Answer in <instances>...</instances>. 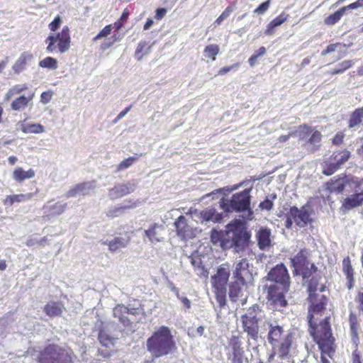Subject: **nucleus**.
I'll list each match as a JSON object with an SVG mask.
<instances>
[{"label": "nucleus", "instance_id": "f257e3e1", "mask_svg": "<svg viewBox=\"0 0 363 363\" xmlns=\"http://www.w3.org/2000/svg\"><path fill=\"white\" fill-rule=\"evenodd\" d=\"M307 300L309 303L308 320L310 335L313 337L320 350L332 357L335 352L336 345L335 338L332 333L330 317H325L319 323L313 321L314 314H321L325 311L328 298L319 293L308 295Z\"/></svg>", "mask_w": 363, "mask_h": 363}, {"label": "nucleus", "instance_id": "f03ea898", "mask_svg": "<svg viewBox=\"0 0 363 363\" xmlns=\"http://www.w3.org/2000/svg\"><path fill=\"white\" fill-rule=\"evenodd\" d=\"M266 279L274 282L267 287V299L274 309L280 311L288 304L285 295L291 285L289 271L283 263L278 264L269 270Z\"/></svg>", "mask_w": 363, "mask_h": 363}, {"label": "nucleus", "instance_id": "7ed1b4c3", "mask_svg": "<svg viewBox=\"0 0 363 363\" xmlns=\"http://www.w3.org/2000/svg\"><path fill=\"white\" fill-rule=\"evenodd\" d=\"M267 340L272 346V354L268 361H272L277 355L281 359L290 356V352L295 345V337L291 332L286 331L279 325L269 324Z\"/></svg>", "mask_w": 363, "mask_h": 363}, {"label": "nucleus", "instance_id": "20e7f679", "mask_svg": "<svg viewBox=\"0 0 363 363\" xmlns=\"http://www.w3.org/2000/svg\"><path fill=\"white\" fill-rule=\"evenodd\" d=\"M147 350L154 358H160L173 353L177 345L170 328L162 325L152 333L146 342Z\"/></svg>", "mask_w": 363, "mask_h": 363}, {"label": "nucleus", "instance_id": "39448f33", "mask_svg": "<svg viewBox=\"0 0 363 363\" xmlns=\"http://www.w3.org/2000/svg\"><path fill=\"white\" fill-rule=\"evenodd\" d=\"M297 135L299 141H303L302 147L309 153H314L321 146L323 135L320 131L315 130L306 123L299 125L296 131L291 132L287 135H281L278 138L280 143L288 141L291 137Z\"/></svg>", "mask_w": 363, "mask_h": 363}, {"label": "nucleus", "instance_id": "423d86ee", "mask_svg": "<svg viewBox=\"0 0 363 363\" xmlns=\"http://www.w3.org/2000/svg\"><path fill=\"white\" fill-rule=\"evenodd\" d=\"M77 356L69 347L58 344H48L40 351L38 363H74Z\"/></svg>", "mask_w": 363, "mask_h": 363}, {"label": "nucleus", "instance_id": "0eeeda50", "mask_svg": "<svg viewBox=\"0 0 363 363\" xmlns=\"http://www.w3.org/2000/svg\"><path fill=\"white\" fill-rule=\"evenodd\" d=\"M230 277L228 263L220 264L214 275L211 277L212 289L220 308L226 305L227 284Z\"/></svg>", "mask_w": 363, "mask_h": 363}, {"label": "nucleus", "instance_id": "6e6552de", "mask_svg": "<svg viewBox=\"0 0 363 363\" xmlns=\"http://www.w3.org/2000/svg\"><path fill=\"white\" fill-rule=\"evenodd\" d=\"M226 235L229 238L230 248L235 247L237 252L247 246L251 236L245 224L240 220H234L226 225Z\"/></svg>", "mask_w": 363, "mask_h": 363}, {"label": "nucleus", "instance_id": "1a4fd4ad", "mask_svg": "<svg viewBox=\"0 0 363 363\" xmlns=\"http://www.w3.org/2000/svg\"><path fill=\"white\" fill-rule=\"evenodd\" d=\"M290 259L294 276H302L303 279H308L318 271L315 264L311 262L308 250L306 248L301 249Z\"/></svg>", "mask_w": 363, "mask_h": 363}, {"label": "nucleus", "instance_id": "9d476101", "mask_svg": "<svg viewBox=\"0 0 363 363\" xmlns=\"http://www.w3.org/2000/svg\"><path fill=\"white\" fill-rule=\"evenodd\" d=\"M250 189L233 194L230 199L224 197L219 201L220 208L225 213L243 212L250 209Z\"/></svg>", "mask_w": 363, "mask_h": 363}, {"label": "nucleus", "instance_id": "9b49d317", "mask_svg": "<svg viewBox=\"0 0 363 363\" xmlns=\"http://www.w3.org/2000/svg\"><path fill=\"white\" fill-rule=\"evenodd\" d=\"M46 50L50 53L60 54L67 52L71 47L70 29L65 26L60 32L49 35L45 40Z\"/></svg>", "mask_w": 363, "mask_h": 363}, {"label": "nucleus", "instance_id": "f8f14e48", "mask_svg": "<svg viewBox=\"0 0 363 363\" xmlns=\"http://www.w3.org/2000/svg\"><path fill=\"white\" fill-rule=\"evenodd\" d=\"M255 308L258 307L253 306L250 308L247 313L241 315L240 318L243 331L247 333L248 340L251 339L257 341L259 333V318L255 314Z\"/></svg>", "mask_w": 363, "mask_h": 363}, {"label": "nucleus", "instance_id": "ddd939ff", "mask_svg": "<svg viewBox=\"0 0 363 363\" xmlns=\"http://www.w3.org/2000/svg\"><path fill=\"white\" fill-rule=\"evenodd\" d=\"M228 347L230 353L228 354V359L232 363H243L244 350L239 335H232L228 340Z\"/></svg>", "mask_w": 363, "mask_h": 363}, {"label": "nucleus", "instance_id": "4468645a", "mask_svg": "<svg viewBox=\"0 0 363 363\" xmlns=\"http://www.w3.org/2000/svg\"><path fill=\"white\" fill-rule=\"evenodd\" d=\"M233 279L239 281H247L252 279V274L249 269V263L243 258L235 264L233 272Z\"/></svg>", "mask_w": 363, "mask_h": 363}, {"label": "nucleus", "instance_id": "2eb2a0df", "mask_svg": "<svg viewBox=\"0 0 363 363\" xmlns=\"http://www.w3.org/2000/svg\"><path fill=\"white\" fill-rule=\"evenodd\" d=\"M100 343L106 348L101 349L99 353L104 357H109L112 353L116 351L115 347V339L109 336L106 332L100 331L99 333Z\"/></svg>", "mask_w": 363, "mask_h": 363}, {"label": "nucleus", "instance_id": "dca6fc26", "mask_svg": "<svg viewBox=\"0 0 363 363\" xmlns=\"http://www.w3.org/2000/svg\"><path fill=\"white\" fill-rule=\"evenodd\" d=\"M52 200L48 201L47 204L43 206V209L47 213L43 216L44 220H49L50 217L57 216L62 214L67 208V203L57 201L50 204Z\"/></svg>", "mask_w": 363, "mask_h": 363}, {"label": "nucleus", "instance_id": "f3484780", "mask_svg": "<svg viewBox=\"0 0 363 363\" xmlns=\"http://www.w3.org/2000/svg\"><path fill=\"white\" fill-rule=\"evenodd\" d=\"M290 217H291L294 222L301 228L306 226L311 221L310 214L307 211L298 209L296 206H293L290 208Z\"/></svg>", "mask_w": 363, "mask_h": 363}, {"label": "nucleus", "instance_id": "a211bd4d", "mask_svg": "<svg viewBox=\"0 0 363 363\" xmlns=\"http://www.w3.org/2000/svg\"><path fill=\"white\" fill-rule=\"evenodd\" d=\"M247 281L233 279L229 284V298L232 302H237L243 296V289L247 286Z\"/></svg>", "mask_w": 363, "mask_h": 363}, {"label": "nucleus", "instance_id": "6ab92c4d", "mask_svg": "<svg viewBox=\"0 0 363 363\" xmlns=\"http://www.w3.org/2000/svg\"><path fill=\"white\" fill-rule=\"evenodd\" d=\"M363 203V189L360 193H356L345 198L342 203L341 209L343 211H349L352 208L360 206Z\"/></svg>", "mask_w": 363, "mask_h": 363}, {"label": "nucleus", "instance_id": "aec40b11", "mask_svg": "<svg viewBox=\"0 0 363 363\" xmlns=\"http://www.w3.org/2000/svg\"><path fill=\"white\" fill-rule=\"evenodd\" d=\"M94 188L93 182H85L76 184L70 189L66 194L67 198L75 197L78 195H88L91 190Z\"/></svg>", "mask_w": 363, "mask_h": 363}, {"label": "nucleus", "instance_id": "412c9836", "mask_svg": "<svg viewBox=\"0 0 363 363\" xmlns=\"http://www.w3.org/2000/svg\"><path fill=\"white\" fill-rule=\"evenodd\" d=\"M211 241L214 245H218L223 250L230 248V244L229 242V238H228V235H226V230L223 232L213 229L211 232Z\"/></svg>", "mask_w": 363, "mask_h": 363}, {"label": "nucleus", "instance_id": "4be33fe9", "mask_svg": "<svg viewBox=\"0 0 363 363\" xmlns=\"http://www.w3.org/2000/svg\"><path fill=\"white\" fill-rule=\"evenodd\" d=\"M342 272L347 279V287L350 290L354 287L355 280L354 269L349 256H346L342 259Z\"/></svg>", "mask_w": 363, "mask_h": 363}, {"label": "nucleus", "instance_id": "5701e85b", "mask_svg": "<svg viewBox=\"0 0 363 363\" xmlns=\"http://www.w3.org/2000/svg\"><path fill=\"white\" fill-rule=\"evenodd\" d=\"M65 307L62 301H50L43 308L45 313L50 318L61 316Z\"/></svg>", "mask_w": 363, "mask_h": 363}, {"label": "nucleus", "instance_id": "b1692460", "mask_svg": "<svg viewBox=\"0 0 363 363\" xmlns=\"http://www.w3.org/2000/svg\"><path fill=\"white\" fill-rule=\"evenodd\" d=\"M174 225L178 236L183 239L189 237L191 233V229L187 223V220L184 216H179L174 221Z\"/></svg>", "mask_w": 363, "mask_h": 363}, {"label": "nucleus", "instance_id": "393cba45", "mask_svg": "<svg viewBox=\"0 0 363 363\" xmlns=\"http://www.w3.org/2000/svg\"><path fill=\"white\" fill-rule=\"evenodd\" d=\"M257 245L260 250H264L271 246V231L268 228H260L256 234Z\"/></svg>", "mask_w": 363, "mask_h": 363}, {"label": "nucleus", "instance_id": "a878e982", "mask_svg": "<svg viewBox=\"0 0 363 363\" xmlns=\"http://www.w3.org/2000/svg\"><path fill=\"white\" fill-rule=\"evenodd\" d=\"M349 323L352 342L354 345L355 347H358L359 342V337L358 333L359 324L357 315L353 313H351L349 315Z\"/></svg>", "mask_w": 363, "mask_h": 363}, {"label": "nucleus", "instance_id": "bb28decb", "mask_svg": "<svg viewBox=\"0 0 363 363\" xmlns=\"http://www.w3.org/2000/svg\"><path fill=\"white\" fill-rule=\"evenodd\" d=\"M34 95V93H32L28 96L21 95L16 98L11 104V109L18 111L23 110L33 100Z\"/></svg>", "mask_w": 363, "mask_h": 363}, {"label": "nucleus", "instance_id": "cd10ccee", "mask_svg": "<svg viewBox=\"0 0 363 363\" xmlns=\"http://www.w3.org/2000/svg\"><path fill=\"white\" fill-rule=\"evenodd\" d=\"M13 179L18 183H22L26 179H32L35 177V172L33 169L25 171L22 167H18L13 171Z\"/></svg>", "mask_w": 363, "mask_h": 363}, {"label": "nucleus", "instance_id": "c85d7f7f", "mask_svg": "<svg viewBox=\"0 0 363 363\" xmlns=\"http://www.w3.org/2000/svg\"><path fill=\"white\" fill-rule=\"evenodd\" d=\"M289 15L285 12L281 13L278 16L271 21L267 26L264 31L266 35H271L274 33V29L283 24L288 20Z\"/></svg>", "mask_w": 363, "mask_h": 363}, {"label": "nucleus", "instance_id": "c756f323", "mask_svg": "<svg viewBox=\"0 0 363 363\" xmlns=\"http://www.w3.org/2000/svg\"><path fill=\"white\" fill-rule=\"evenodd\" d=\"M128 204L120 206H116L114 208H112L109 209L106 213V215L109 218H114L116 217L120 216L125 211L130 208H134L137 206V203L135 201H128Z\"/></svg>", "mask_w": 363, "mask_h": 363}, {"label": "nucleus", "instance_id": "7c9ffc66", "mask_svg": "<svg viewBox=\"0 0 363 363\" xmlns=\"http://www.w3.org/2000/svg\"><path fill=\"white\" fill-rule=\"evenodd\" d=\"M201 218L206 222L220 223L223 219V214L218 213L213 208H208L201 212Z\"/></svg>", "mask_w": 363, "mask_h": 363}, {"label": "nucleus", "instance_id": "2f4dec72", "mask_svg": "<svg viewBox=\"0 0 363 363\" xmlns=\"http://www.w3.org/2000/svg\"><path fill=\"white\" fill-rule=\"evenodd\" d=\"M32 58V54L23 52L13 65L12 69L14 73L19 74L23 72L26 67L28 61L30 60Z\"/></svg>", "mask_w": 363, "mask_h": 363}, {"label": "nucleus", "instance_id": "473e14b6", "mask_svg": "<svg viewBox=\"0 0 363 363\" xmlns=\"http://www.w3.org/2000/svg\"><path fill=\"white\" fill-rule=\"evenodd\" d=\"M130 313H131L130 310L123 305H118L113 309L114 317L118 318L120 322L125 325L130 323V320L127 317Z\"/></svg>", "mask_w": 363, "mask_h": 363}, {"label": "nucleus", "instance_id": "72a5a7b5", "mask_svg": "<svg viewBox=\"0 0 363 363\" xmlns=\"http://www.w3.org/2000/svg\"><path fill=\"white\" fill-rule=\"evenodd\" d=\"M33 196V193L10 195L6 197L4 201V205L12 206L14 203H20L30 200Z\"/></svg>", "mask_w": 363, "mask_h": 363}, {"label": "nucleus", "instance_id": "f704fd0d", "mask_svg": "<svg viewBox=\"0 0 363 363\" xmlns=\"http://www.w3.org/2000/svg\"><path fill=\"white\" fill-rule=\"evenodd\" d=\"M131 192L130 188L125 185L121 184L117 186H114L109 191V196L111 199H117L121 198Z\"/></svg>", "mask_w": 363, "mask_h": 363}, {"label": "nucleus", "instance_id": "c9c22d12", "mask_svg": "<svg viewBox=\"0 0 363 363\" xmlns=\"http://www.w3.org/2000/svg\"><path fill=\"white\" fill-rule=\"evenodd\" d=\"M347 9L345 6H343L334 12L333 13L330 14L324 19V23L327 26H333L336 23H337L343 15L345 13Z\"/></svg>", "mask_w": 363, "mask_h": 363}, {"label": "nucleus", "instance_id": "e433bc0d", "mask_svg": "<svg viewBox=\"0 0 363 363\" xmlns=\"http://www.w3.org/2000/svg\"><path fill=\"white\" fill-rule=\"evenodd\" d=\"M363 118V107L355 109L352 114L348 121V127L352 128L362 122Z\"/></svg>", "mask_w": 363, "mask_h": 363}, {"label": "nucleus", "instance_id": "4c0bfd02", "mask_svg": "<svg viewBox=\"0 0 363 363\" xmlns=\"http://www.w3.org/2000/svg\"><path fill=\"white\" fill-rule=\"evenodd\" d=\"M28 89L27 84H16L11 87L5 94V100L9 101L11 98L21 94Z\"/></svg>", "mask_w": 363, "mask_h": 363}, {"label": "nucleus", "instance_id": "58836bf2", "mask_svg": "<svg viewBox=\"0 0 363 363\" xmlns=\"http://www.w3.org/2000/svg\"><path fill=\"white\" fill-rule=\"evenodd\" d=\"M126 241L122 238L116 237L112 240L103 242L104 245L108 246V250L111 252H115L121 248L125 247L127 245Z\"/></svg>", "mask_w": 363, "mask_h": 363}, {"label": "nucleus", "instance_id": "ea45409f", "mask_svg": "<svg viewBox=\"0 0 363 363\" xmlns=\"http://www.w3.org/2000/svg\"><path fill=\"white\" fill-rule=\"evenodd\" d=\"M345 187V185L341 179L335 180L330 179L328 182H327V189L330 192L340 193L344 190Z\"/></svg>", "mask_w": 363, "mask_h": 363}, {"label": "nucleus", "instance_id": "a19ab883", "mask_svg": "<svg viewBox=\"0 0 363 363\" xmlns=\"http://www.w3.org/2000/svg\"><path fill=\"white\" fill-rule=\"evenodd\" d=\"M350 156L351 154L349 150H343L337 153H334L332 157H333L335 162L340 167L342 164L348 161V160L350 158Z\"/></svg>", "mask_w": 363, "mask_h": 363}, {"label": "nucleus", "instance_id": "79ce46f5", "mask_svg": "<svg viewBox=\"0 0 363 363\" xmlns=\"http://www.w3.org/2000/svg\"><path fill=\"white\" fill-rule=\"evenodd\" d=\"M24 133H41L45 131L44 127L38 123H27L21 127Z\"/></svg>", "mask_w": 363, "mask_h": 363}, {"label": "nucleus", "instance_id": "37998d69", "mask_svg": "<svg viewBox=\"0 0 363 363\" xmlns=\"http://www.w3.org/2000/svg\"><path fill=\"white\" fill-rule=\"evenodd\" d=\"M150 46L147 45L145 41H141L138 43L135 52V57L138 60H141L144 55L149 53Z\"/></svg>", "mask_w": 363, "mask_h": 363}, {"label": "nucleus", "instance_id": "c03bdc74", "mask_svg": "<svg viewBox=\"0 0 363 363\" xmlns=\"http://www.w3.org/2000/svg\"><path fill=\"white\" fill-rule=\"evenodd\" d=\"M220 52V48L217 44H211L205 47L203 53L205 57L211 59L213 61L216 60V55Z\"/></svg>", "mask_w": 363, "mask_h": 363}, {"label": "nucleus", "instance_id": "a18cd8bd", "mask_svg": "<svg viewBox=\"0 0 363 363\" xmlns=\"http://www.w3.org/2000/svg\"><path fill=\"white\" fill-rule=\"evenodd\" d=\"M318 281L315 279H311L308 281L307 284V292L308 295H313L319 294L318 292V289L320 290V292H323L325 290V286H322L320 289L318 288Z\"/></svg>", "mask_w": 363, "mask_h": 363}, {"label": "nucleus", "instance_id": "49530a36", "mask_svg": "<svg viewBox=\"0 0 363 363\" xmlns=\"http://www.w3.org/2000/svg\"><path fill=\"white\" fill-rule=\"evenodd\" d=\"M129 15L130 11L128 9L125 8L123 10L120 18L118 21H116L113 25V28L116 31L119 30L124 26L125 23L128 21Z\"/></svg>", "mask_w": 363, "mask_h": 363}, {"label": "nucleus", "instance_id": "de8ad7c7", "mask_svg": "<svg viewBox=\"0 0 363 363\" xmlns=\"http://www.w3.org/2000/svg\"><path fill=\"white\" fill-rule=\"evenodd\" d=\"M235 2H233L231 5L227 6L225 10L222 12V13L216 19L214 23L216 25H220L221 23L228 18L232 12L234 11V5Z\"/></svg>", "mask_w": 363, "mask_h": 363}, {"label": "nucleus", "instance_id": "09e8293b", "mask_svg": "<svg viewBox=\"0 0 363 363\" xmlns=\"http://www.w3.org/2000/svg\"><path fill=\"white\" fill-rule=\"evenodd\" d=\"M161 226L157 223L152 224L148 230L145 231V235L149 238L151 242H159L160 239L157 236L156 230Z\"/></svg>", "mask_w": 363, "mask_h": 363}, {"label": "nucleus", "instance_id": "8fccbe9b", "mask_svg": "<svg viewBox=\"0 0 363 363\" xmlns=\"http://www.w3.org/2000/svg\"><path fill=\"white\" fill-rule=\"evenodd\" d=\"M39 66L43 68L56 69L57 67V61L52 57H47L40 61Z\"/></svg>", "mask_w": 363, "mask_h": 363}, {"label": "nucleus", "instance_id": "3c124183", "mask_svg": "<svg viewBox=\"0 0 363 363\" xmlns=\"http://www.w3.org/2000/svg\"><path fill=\"white\" fill-rule=\"evenodd\" d=\"M340 167L338 164L334 162L326 163L323 169V174L326 176H330L334 174L337 170H338Z\"/></svg>", "mask_w": 363, "mask_h": 363}, {"label": "nucleus", "instance_id": "603ef678", "mask_svg": "<svg viewBox=\"0 0 363 363\" xmlns=\"http://www.w3.org/2000/svg\"><path fill=\"white\" fill-rule=\"evenodd\" d=\"M272 0L262 2L253 11V13L257 15H263L269 9Z\"/></svg>", "mask_w": 363, "mask_h": 363}, {"label": "nucleus", "instance_id": "864d4df0", "mask_svg": "<svg viewBox=\"0 0 363 363\" xmlns=\"http://www.w3.org/2000/svg\"><path fill=\"white\" fill-rule=\"evenodd\" d=\"M114 28L112 24L106 26L94 38L96 41L102 38H106L111 34L112 29Z\"/></svg>", "mask_w": 363, "mask_h": 363}, {"label": "nucleus", "instance_id": "5fc2aeb1", "mask_svg": "<svg viewBox=\"0 0 363 363\" xmlns=\"http://www.w3.org/2000/svg\"><path fill=\"white\" fill-rule=\"evenodd\" d=\"M138 160L137 157H130L123 160L118 166L117 170L121 171L130 167Z\"/></svg>", "mask_w": 363, "mask_h": 363}, {"label": "nucleus", "instance_id": "6e6d98bb", "mask_svg": "<svg viewBox=\"0 0 363 363\" xmlns=\"http://www.w3.org/2000/svg\"><path fill=\"white\" fill-rule=\"evenodd\" d=\"M118 40V38L116 35H113L110 38H108L107 40L102 43L100 45V49L103 51L108 49L111 48L116 41Z\"/></svg>", "mask_w": 363, "mask_h": 363}, {"label": "nucleus", "instance_id": "4d7b16f0", "mask_svg": "<svg viewBox=\"0 0 363 363\" xmlns=\"http://www.w3.org/2000/svg\"><path fill=\"white\" fill-rule=\"evenodd\" d=\"M62 23V18L60 16H56L54 20L49 23V29L52 32H55L60 26Z\"/></svg>", "mask_w": 363, "mask_h": 363}, {"label": "nucleus", "instance_id": "13d9d810", "mask_svg": "<svg viewBox=\"0 0 363 363\" xmlns=\"http://www.w3.org/2000/svg\"><path fill=\"white\" fill-rule=\"evenodd\" d=\"M340 46H342V43H340L330 44L326 47L325 50L321 52V55L325 56L330 52H335L337 48Z\"/></svg>", "mask_w": 363, "mask_h": 363}, {"label": "nucleus", "instance_id": "bf43d9fd", "mask_svg": "<svg viewBox=\"0 0 363 363\" xmlns=\"http://www.w3.org/2000/svg\"><path fill=\"white\" fill-rule=\"evenodd\" d=\"M240 62H236L230 66L223 67L218 70V75H224L226 73H228V72H230L234 69H237L238 67H240Z\"/></svg>", "mask_w": 363, "mask_h": 363}, {"label": "nucleus", "instance_id": "052dcab7", "mask_svg": "<svg viewBox=\"0 0 363 363\" xmlns=\"http://www.w3.org/2000/svg\"><path fill=\"white\" fill-rule=\"evenodd\" d=\"M345 135L342 132H338L335 134L332 140V143L335 145H340L343 143Z\"/></svg>", "mask_w": 363, "mask_h": 363}, {"label": "nucleus", "instance_id": "680f3d73", "mask_svg": "<svg viewBox=\"0 0 363 363\" xmlns=\"http://www.w3.org/2000/svg\"><path fill=\"white\" fill-rule=\"evenodd\" d=\"M273 202L268 199H266L259 203V208L262 210L267 211H270L273 208Z\"/></svg>", "mask_w": 363, "mask_h": 363}, {"label": "nucleus", "instance_id": "e2e57ef3", "mask_svg": "<svg viewBox=\"0 0 363 363\" xmlns=\"http://www.w3.org/2000/svg\"><path fill=\"white\" fill-rule=\"evenodd\" d=\"M194 271L196 272V274L198 276H199L200 277H203V278L208 277V272L203 264L200 267H199L196 269H194Z\"/></svg>", "mask_w": 363, "mask_h": 363}, {"label": "nucleus", "instance_id": "0e129e2a", "mask_svg": "<svg viewBox=\"0 0 363 363\" xmlns=\"http://www.w3.org/2000/svg\"><path fill=\"white\" fill-rule=\"evenodd\" d=\"M52 96V92L44 91L40 95V101L44 104H48L51 100Z\"/></svg>", "mask_w": 363, "mask_h": 363}, {"label": "nucleus", "instance_id": "69168bd1", "mask_svg": "<svg viewBox=\"0 0 363 363\" xmlns=\"http://www.w3.org/2000/svg\"><path fill=\"white\" fill-rule=\"evenodd\" d=\"M359 7H363V0H357L353 3L350 4L347 6H345L347 11L350 9H355Z\"/></svg>", "mask_w": 363, "mask_h": 363}, {"label": "nucleus", "instance_id": "338daca9", "mask_svg": "<svg viewBox=\"0 0 363 363\" xmlns=\"http://www.w3.org/2000/svg\"><path fill=\"white\" fill-rule=\"evenodd\" d=\"M352 363H362L358 347H355V350L352 352Z\"/></svg>", "mask_w": 363, "mask_h": 363}, {"label": "nucleus", "instance_id": "774afa93", "mask_svg": "<svg viewBox=\"0 0 363 363\" xmlns=\"http://www.w3.org/2000/svg\"><path fill=\"white\" fill-rule=\"evenodd\" d=\"M356 301L358 303V308L363 312V292H359L356 296Z\"/></svg>", "mask_w": 363, "mask_h": 363}]
</instances>
